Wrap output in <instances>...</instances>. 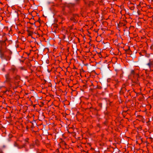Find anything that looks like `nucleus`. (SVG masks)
Masks as SVG:
<instances>
[{"instance_id":"obj_6","label":"nucleus","mask_w":153,"mask_h":153,"mask_svg":"<svg viewBox=\"0 0 153 153\" xmlns=\"http://www.w3.org/2000/svg\"><path fill=\"white\" fill-rule=\"evenodd\" d=\"M9 73L11 72L13 74H16L17 70L15 67H12L9 69Z\"/></svg>"},{"instance_id":"obj_22","label":"nucleus","mask_w":153,"mask_h":153,"mask_svg":"<svg viewBox=\"0 0 153 153\" xmlns=\"http://www.w3.org/2000/svg\"><path fill=\"white\" fill-rule=\"evenodd\" d=\"M147 5L146 4H144V7H145V6H146Z\"/></svg>"},{"instance_id":"obj_10","label":"nucleus","mask_w":153,"mask_h":153,"mask_svg":"<svg viewBox=\"0 0 153 153\" xmlns=\"http://www.w3.org/2000/svg\"><path fill=\"white\" fill-rule=\"evenodd\" d=\"M19 69L21 70H26V68L25 67H19Z\"/></svg>"},{"instance_id":"obj_15","label":"nucleus","mask_w":153,"mask_h":153,"mask_svg":"<svg viewBox=\"0 0 153 153\" xmlns=\"http://www.w3.org/2000/svg\"><path fill=\"white\" fill-rule=\"evenodd\" d=\"M32 33L31 32H29L28 33V36H31L32 34Z\"/></svg>"},{"instance_id":"obj_2","label":"nucleus","mask_w":153,"mask_h":153,"mask_svg":"<svg viewBox=\"0 0 153 153\" xmlns=\"http://www.w3.org/2000/svg\"><path fill=\"white\" fill-rule=\"evenodd\" d=\"M79 17V14H73L72 16L71 17L70 20L71 22L74 23H76L78 20Z\"/></svg>"},{"instance_id":"obj_7","label":"nucleus","mask_w":153,"mask_h":153,"mask_svg":"<svg viewBox=\"0 0 153 153\" xmlns=\"http://www.w3.org/2000/svg\"><path fill=\"white\" fill-rule=\"evenodd\" d=\"M147 65H148L149 68H150L151 66H153V61H151L149 59V62L147 64Z\"/></svg>"},{"instance_id":"obj_4","label":"nucleus","mask_w":153,"mask_h":153,"mask_svg":"<svg viewBox=\"0 0 153 153\" xmlns=\"http://www.w3.org/2000/svg\"><path fill=\"white\" fill-rule=\"evenodd\" d=\"M85 3L89 7H92L94 4V3L93 1L88 0L85 1Z\"/></svg>"},{"instance_id":"obj_19","label":"nucleus","mask_w":153,"mask_h":153,"mask_svg":"<svg viewBox=\"0 0 153 153\" xmlns=\"http://www.w3.org/2000/svg\"><path fill=\"white\" fill-rule=\"evenodd\" d=\"M28 138H26L25 139V140L26 141H28Z\"/></svg>"},{"instance_id":"obj_17","label":"nucleus","mask_w":153,"mask_h":153,"mask_svg":"<svg viewBox=\"0 0 153 153\" xmlns=\"http://www.w3.org/2000/svg\"><path fill=\"white\" fill-rule=\"evenodd\" d=\"M134 6H131L130 7V9L131 10H133L134 9Z\"/></svg>"},{"instance_id":"obj_21","label":"nucleus","mask_w":153,"mask_h":153,"mask_svg":"<svg viewBox=\"0 0 153 153\" xmlns=\"http://www.w3.org/2000/svg\"><path fill=\"white\" fill-rule=\"evenodd\" d=\"M70 5H71L72 6H74V4H70Z\"/></svg>"},{"instance_id":"obj_18","label":"nucleus","mask_w":153,"mask_h":153,"mask_svg":"<svg viewBox=\"0 0 153 153\" xmlns=\"http://www.w3.org/2000/svg\"><path fill=\"white\" fill-rule=\"evenodd\" d=\"M62 144L63 145H64L65 146H66L67 145L66 143L64 141H63V142H62Z\"/></svg>"},{"instance_id":"obj_14","label":"nucleus","mask_w":153,"mask_h":153,"mask_svg":"<svg viewBox=\"0 0 153 153\" xmlns=\"http://www.w3.org/2000/svg\"><path fill=\"white\" fill-rule=\"evenodd\" d=\"M131 74L134 75V70H132L131 71Z\"/></svg>"},{"instance_id":"obj_30","label":"nucleus","mask_w":153,"mask_h":153,"mask_svg":"<svg viewBox=\"0 0 153 153\" xmlns=\"http://www.w3.org/2000/svg\"><path fill=\"white\" fill-rule=\"evenodd\" d=\"M144 32H145L144 30Z\"/></svg>"},{"instance_id":"obj_16","label":"nucleus","mask_w":153,"mask_h":153,"mask_svg":"<svg viewBox=\"0 0 153 153\" xmlns=\"http://www.w3.org/2000/svg\"><path fill=\"white\" fill-rule=\"evenodd\" d=\"M114 82H116V84H115V87L116 88L117 86V80H115L114 81Z\"/></svg>"},{"instance_id":"obj_5","label":"nucleus","mask_w":153,"mask_h":153,"mask_svg":"<svg viewBox=\"0 0 153 153\" xmlns=\"http://www.w3.org/2000/svg\"><path fill=\"white\" fill-rule=\"evenodd\" d=\"M134 76H135L137 79H133L132 80V85H134L137 84L138 83V79H137V77H138V75L137 74L134 75Z\"/></svg>"},{"instance_id":"obj_26","label":"nucleus","mask_w":153,"mask_h":153,"mask_svg":"<svg viewBox=\"0 0 153 153\" xmlns=\"http://www.w3.org/2000/svg\"><path fill=\"white\" fill-rule=\"evenodd\" d=\"M144 112L146 110V109H145V110L144 109Z\"/></svg>"},{"instance_id":"obj_27","label":"nucleus","mask_w":153,"mask_h":153,"mask_svg":"<svg viewBox=\"0 0 153 153\" xmlns=\"http://www.w3.org/2000/svg\"><path fill=\"white\" fill-rule=\"evenodd\" d=\"M16 143H15V146H17L16 145Z\"/></svg>"},{"instance_id":"obj_13","label":"nucleus","mask_w":153,"mask_h":153,"mask_svg":"<svg viewBox=\"0 0 153 153\" xmlns=\"http://www.w3.org/2000/svg\"><path fill=\"white\" fill-rule=\"evenodd\" d=\"M126 85L125 84L123 85V91H124V90H126V88H125V87Z\"/></svg>"},{"instance_id":"obj_11","label":"nucleus","mask_w":153,"mask_h":153,"mask_svg":"<svg viewBox=\"0 0 153 153\" xmlns=\"http://www.w3.org/2000/svg\"><path fill=\"white\" fill-rule=\"evenodd\" d=\"M139 53L140 55V56H143V50H142L141 51L139 52Z\"/></svg>"},{"instance_id":"obj_24","label":"nucleus","mask_w":153,"mask_h":153,"mask_svg":"<svg viewBox=\"0 0 153 153\" xmlns=\"http://www.w3.org/2000/svg\"><path fill=\"white\" fill-rule=\"evenodd\" d=\"M38 142V141L37 140H36V143L37 142Z\"/></svg>"},{"instance_id":"obj_29","label":"nucleus","mask_w":153,"mask_h":153,"mask_svg":"<svg viewBox=\"0 0 153 153\" xmlns=\"http://www.w3.org/2000/svg\"><path fill=\"white\" fill-rule=\"evenodd\" d=\"M146 123L147 124V123H147V121L146 122Z\"/></svg>"},{"instance_id":"obj_20","label":"nucleus","mask_w":153,"mask_h":153,"mask_svg":"<svg viewBox=\"0 0 153 153\" xmlns=\"http://www.w3.org/2000/svg\"><path fill=\"white\" fill-rule=\"evenodd\" d=\"M79 0H75L76 1V2L77 3H78V2L79 1Z\"/></svg>"},{"instance_id":"obj_12","label":"nucleus","mask_w":153,"mask_h":153,"mask_svg":"<svg viewBox=\"0 0 153 153\" xmlns=\"http://www.w3.org/2000/svg\"><path fill=\"white\" fill-rule=\"evenodd\" d=\"M34 144H31L30 145V149H32L34 148Z\"/></svg>"},{"instance_id":"obj_8","label":"nucleus","mask_w":153,"mask_h":153,"mask_svg":"<svg viewBox=\"0 0 153 153\" xmlns=\"http://www.w3.org/2000/svg\"><path fill=\"white\" fill-rule=\"evenodd\" d=\"M14 78L16 80H19L20 79V76L18 75H16L15 76H14Z\"/></svg>"},{"instance_id":"obj_3","label":"nucleus","mask_w":153,"mask_h":153,"mask_svg":"<svg viewBox=\"0 0 153 153\" xmlns=\"http://www.w3.org/2000/svg\"><path fill=\"white\" fill-rule=\"evenodd\" d=\"M6 80L4 81L5 82L10 83L11 82L12 78H11L10 75V73H8L5 75Z\"/></svg>"},{"instance_id":"obj_9","label":"nucleus","mask_w":153,"mask_h":153,"mask_svg":"<svg viewBox=\"0 0 153 153\" xmlns=\"http://www.w3.org/2000/svg\"><path fill=\"white\" fill-rule=\"evenodd\" d=\"M145 55L146 57H149L150 56V55L149 54H147L146 51L144 50V55Z\"/></svg>"},{"instance_id":"obj_28","label":"nucleus","mask_w":153,"mask_h":153,"mask_svg":"<svg viewBox=\"0 0 153 153\" xmlns=\"http://www.w3.org/2000/svg\"><path fill=\"white\" fill-rule=\"evenodd\" d=\"M140 117H141V118H142V117L141 116H140Z\"/></svg>"},{"instance_id":"obj_1","label":"nucleus","mask_w":153,"mask_h":153,"mask_svg":"<svg viewBox=\"0 0 153 153\" xmlns=\"http://www.w3.org/2000/svg\"><path fill=\"white\" fill-rule=\"evenodd\" d=\"M3 39L0 41L2 46L0 48V57L2 59H5L7 61H9L11 58L12 52L10 50H4V48L3 46H6L8 42L7 38L5 37H3Z\"/></svg>"},{"instance_id":"obj_25","label":"nucleus","mask_w":153,"mask_h":153,"mask_svg":"<svg viewBox=\"0 0 153 153\" xmlns=\"http://www.w3.org/2000/svg\"><path fill=\"white\" fill-rule=\"evenodd\" d=\"M139 12H140L139 11H138V14H140V13H139Z\"/></svg>"},{"instance_id":"obj_23","label":"nucleus","mask_w":153,"mask_h":153,"mask_svg":"<svg viewBox=\"0 0 153 153\" xmlns=\"http://www.w3.org/2000/svg\"><path fill=\"white\" fill-rule=\"evenodd\" d=\"M44 149H42V150H41V151H42V152H43V151H44Z\"/></svg>"}]
</instances>
